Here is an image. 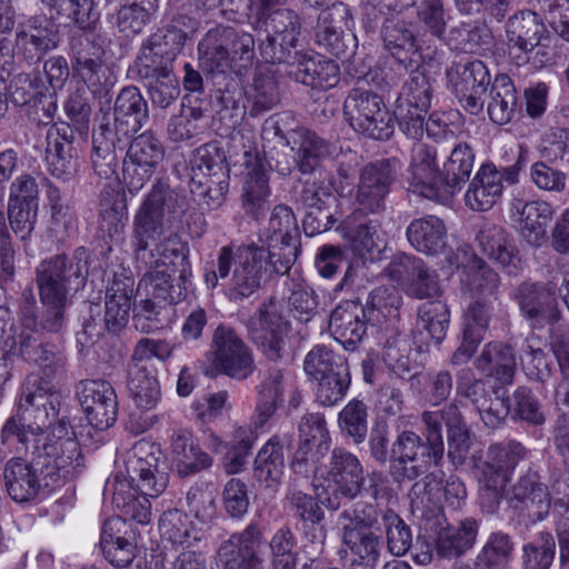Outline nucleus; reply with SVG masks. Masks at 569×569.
<instances>
[{
  "label": "nucleus",
  "instance_id": "nucleus-18",
  "mask_svg": "<svg viewBox=\"0 0 569 569\" xmlns=\"http://www.w3.org/2000/svg\"><path fill=\"white\" fill-rule=\"evenodd\" d=\"M328 482L332 493L323 505L329 510L342 507V500L351 501L359 496L365 485V470L359 458L345 448H335L328 466Z\"/></svg>",
  "mask_w": 569,
  "mask_h": 569
},
{
  "label": "nucleus",
  "instance_id": "nucleus-59",
  "mask_svg": "<svg viewBox=\"0 0 569 569\" xmlns=\"http://www.w3.org/2000/svg\"><path fill=\"white\" fill-rule=\"evenodd\" d=\"M257 439L256 429L251 427H238L232 432L229 449L226 453L224 468L227 473H238L243 468Z\"/></svg>",
  "mask_w": 569,
  "mask_h": 569
},
{
  "label": "nucleus",
  "instance_id": "nucleus-32",
  "mask_svg": "<svg viewBox=\"0 0 569 569\" xmlns=\"http://www.w3.org/2000/svg\"><path fill=\"white\" fill-rule=\"evenodd\" d=\"M39 297L41 311L37 313L36 299L32 292H29V297L26 299V303L22 308L23 326L34 332H59L64 325L66 309L69 299L47 295H39Z\"/></svg>",
  "mask_w": 569,
  "mask_h": 569
},
{
  "label": "nucleus",
  "instance_id": "nucleus-3",
  "mask_svg": "<svg viewBox=\"0 0 569 569\" xmlns=\"http://www.w3.org/2000/svg\"><path fill=\"white\" fill-rule=\"evenodd\" d=\"M1 443L13 447L17 455L3 470L8 495L17 502L30 501L42 487L72 480L86 468L78 441L49 443L44 437L24 432L13 419H7L2 427Z\"/></svg>",
  "mask_w": 569,
  "mask_h": 569
},
{
  "label": "nucleus",
  "instance_id": "nucleus-35",
  "mask_svg": "<svg viewBox=\"0 0 569 569\" xmlns=\"http://www.w3.org/2000/svg\"><path fill=\"white\" fill-rule=\"evenodd\" d=\"M502 190L500 170L492 163H483L468 186L465 203L472 211H487L500 199Z\"/></svg>",
  "mask_w": 569,
  "mask_h": 569
},
{
  "label": "nucleus",
  "instance_id": "nucleus-7",
  "mask_svg": "<svg viewBox=\"0 0 569 569\" xmlns=\"http://www.w3.org/2000/svg\"><path fill=\"white\" fill-rule=\"evenodd\" d=\"M421 420L426 427L425 438L412 430H402L391 443L389 472L398 483L418 479L443 460L445 445L437 416L422 413Z\"/></svg>",
  "mask_w": 569,
  "mask_h": 569
},
{
  "label": "nucleus",
  "instance_id": "nucleus-49",
  "mask_svg": "<svg viewBox=\"0 0 569 569\" xmlns=\"http://www.w3.org/2000/svg\"><path fill=\"white\" fill-rule=\"evenodd\" d=\"M283 396V373L281 370H269L268 377L258 388V401L251 422L254 429L262 428L274 415L278 406L282 402Z\"/></svg>",
  "mask_w": 569,
  "mask_h": 569
},
{
  "label": "nucleus",
  "instance_id": "nucleus-24",
  "mask_svg": "<svg viewBox=\"0 0 569 569\" xmlns=\"http://www.w3.org/2000/svg\"><path fill=\"white\" fill-rule=\"evenodd\" d=\"M516 298L521 315L533 327L555 325L561 319L556 295L545 283L523 282L518 287Z\"/></svg>",
  "mask_w": 569,
  "mask_h": 569
},
{
  "label": "nucleus",
  "instance_id": "nucleus-51",
  "mask_svg": "<svg viewBox=\"0 0 569 569\" xmlns=\"http://www.w3.org/2000/svg\"><path fill=\"white\" fill-rule=\"evenodd\" d=\"M515 543L503 531L492 532L476 556L472 569H506L512 558Z\"/></svg>",
  "mask_w": 569,
  "mask_h": 569
},
{
  "label": "nucleus",
  "instance_id": "nucleus-23",
  "mask_svg": "<svg viewBox=\"0 0 569 569\" xmlns=\"http://www.w3.org/2000/svg\"><path fill=\"white\" fill-rule=\"evenodd\" d=\"M149 120L147 101L140 90L134 86L121 89L113 107V121L102 123L100 128H108L122 141H129Z\"/></svg>",
  "mask_w": 569,
  "mask_h": 569
},
{
  "label": "nucleus",
  "instance_id": "nucleus-2",
  "mask_svg": "<svg viewBox=\"0 0 569 569\" xmlns=\"http://www.w3.org/2000/svg\"><path fill=\"white\" fill-rule=\"evenodd\" d=\"M254 242L222 246L216 261L204 269V282L214 289L219 280L230 277L228 296L241 301L252 296L272 273L286 274L300 254V232L292 209L276 206L267 228Z\"/></svg>",
  "mask_w": 569,
  "mask_h": 569
},
{
  "label": "nucleus",
  "instance_id": "nucleus-11",
  "mask_svg": "<svg viewBox=\"0 0 569 569\" xmlns=\"http://www.w3.org/2000/svg\"><path fill=\"white\" fill-rule=\"evenodd\" d=\"M343 114L355 131L368 138L388 140L393 134V116L376 92L352 89L345 100Z\"/></svg>",
  "mask_w": 569,
  "mask_h": 569
},
{
  "label": "nucleus",
  "instance_id": "nucleus-12",
  "mask_svg": "<svg viewBox=\"0 0 569 569\" xmlns=\"http://www.w3.org/2000/svg\"><path fill=\"white\" fill-rule=\"evenodd\" d=\"M210 353L211 365L219 375L242 381L254 371L252 350L228 325L220 323L213 330Z\"/></svg>",
  "mask_w": 569,
  "mask_h": 569
},
{
  "label": "nucleus",
  "instance_id": "nucleus-50",
  "mask_svg": "<svg viewBox=\"0 0 569 569\" xmlns=\"http://www.w3.org/2000/svg\"><path fill=\"white\" fill-rule=\"evenodd\" d=\"M159 531L163 539L182 549L194 548L201 540V532L189 517L178 510L170 509L163 512L159 520Z\"/></svg>",
  "mask_w": 569,
  "mask_h": 569
},
{
  "label": "nucleus",
  "instance_id": "nucleus-46",
  "mask_svg": "<svg viewBox=\"0 0 569 569\" xmlns=\"http://www.w3.org/2000/svg\"><path fill=\"white\" fill-rule=\"evenodd\" d=\"M128 141L113 134L108 128H100L93 133L92 167L100 178L110 179L118 172L117 148L122 150Z\"/></svg>",
  "mask_w": 569,
  "mask_h": 569
},
{
  "label": "nucleus",
  "instance_id": "nucleus-44",
  "mask_svg": "<svg viewBox=\"0 0 569 569\" xmlns=\"http://www.w3.org/2000/svg\"><path fill=\"white\" fill-rule=\"evenodd\" d=\"M149 498L152 497L138 490L134 485L130 483V480H123L117 482L112 505L124 522L127 520H133L144 525L148 523L151 518V503Z\"/></svg>",
  "mask_w": 569,
  "mask_h": 569
},
{
  "label": "nucleus",
  "instance_id": "nucleus-45",
  "mask_svg": "<svg viewBox=\"0 0 569 569\" xmlns=\"http://www.w3.org/2000/svg\"><path fill=\"white\" fill-rule=\"evenodd\" d=\"M283 469V445L278 436H273L257 453L253 477L266 488H276L281 482Z\"/></svg>",
  "mask_w": 569,
  "mask_h": 569
},
{
  "label": "nucleus",
  "instance_id": "nucleus-39",
  "mask_svg": "<svg viewBox=\"0 0 569 569\" xmlns=\"http://www.w3.org/2000/svg\"><path fill=\"white\" fill-rule=\"evenodd\" d=\"M481 252L499 263L508 273H517L520 269V258L507 240L502 227L491 222L481 226L477 233Z\"/></svg>",
  "mask_w": 569,
  "mask_h": 569
},
{
  "label": "nucleus",
  "instance_id": "nucleus-8",
  "mask_svg": "<svg viewBox=\"0 0 569 569\" xmlns=\"http://www.w3.org/2000/svg\"><path fill=\"white\" fill-rule=\"evenodd\" d=\"M254 38L251 33L219 24L207 31L198 43L199 60L210 72L247 74L254 59Z\"/></svg>",
  "mask_w": 569,
  "mask_h": 569
},
{
  "label": "nucleus",
  "instance_id": "nucleus-54",
  "mask_svg": "<svg viewBox=\"0 0 569 569\" xmlns=\"http://www.w3.org/2000/svg\"><path fill=\"white\" fill-rule=\"evenodd\" d=\"M292 143V150L297 148V166L302 173L313 172L319 158L328 152L325 140L308 129L295 130Z\"/></svg>",
  "mask_w": 569,
  "mask_h": 569
},
{
  "label": "nucleus",
  "instance_id": "nucleus-26",
  "mask_svg": "<svg viewBox=\"0 0 569 569\" xmlns=\"http://www.w3.org/2000/svg\"><path fill=\"white\" fill-rule=\"evenodd\" d=\"M44 161L48 171L56 178L68 180L77 171V160L72 154L73 130L67 122L54 123L46 134Z\"/></svg>",
  "mask_w": 569,
  "mask_h": 569
},
{
  "label": "nucleus",
  "instance_id": "nucleus-40",
  "mask_svg": "<svg viewBox=\"0 0 569 569\" xmlns=\"http://www.w3.org/2000/svg\"><path fill=\"white\" fill-rule=\"evenodd\" d=\"M280 307V302L272 297L259 310V323L263 331L261 347L270 360L280 358L283 338L290 330V322L281 313Z\"/></svg>",
  "mask_w": 569,
  "mask_h": 569
},
{
  "label": "nucleus",
  "instance_id": "nucleus-10",
  "mask_svg": "<svg viewBox=\"0 0 569 569\" xmlns=\"http://www.w3.org/2000/svg\"><path fill=\"white\" fill-rule=\"evenodd\" d=\"M233 142L240 141L243 151V176L240 201L244 214L260 220L270 207L271 188L266 163L254 149V139L250 130H238L231 136Z\"/></svg>",
  "mask_w": 569,
  "mask_h": 569
},
{
  "label": "nucleus",
  "instance_id": "nucleus-27",
  "mask_svg": "<svg viewBox=\"0 0 569 569\" xmlns=\"http://www.w3.org/2000/svg\"><path fill=\"white\" fill-rule=\"evenodd\" d=\"M491 316L492 307L483 300H476L467 307L461 323L462 340L451 356L453 366H461L473 357L489 329Z\"/></svg>",
  "mask_w": 569,
  "mask_h": 569
},
{
  "label": "nucleus",
  "instance_id": "nucleus-57",
  "mask_svg": "<svg viewBox=\"0 0 569 569\" xmlns=\"http://www.w3.org/2000/svg\"><path fill=\"white\" fill-rule=\"evenodd\" d=\"M386 533L388 551L397 557L408 552L412 545L411 528L392 509L381 510V523Z\"/></svg>",
  "mask_w": 569,
  "mask_h": 569
},
{
  "label": "nucleus",
  "instance_id": "nucleus-31",
  "mask_svg": "<svg viewBox=\"0 0 569 569\" xmlns=\"http://www.w3.org/2000/svg\"><path fill=\"white\" fill-rule=\"evenodd\" d=\"M58 26L46 17L36 18L17 33V47L23 52L26 60L32 64L40 61L59 43Z\"/></svg>",
  "mask_w": 569,
  "mask_h": 569
},
{
  "label": "nucleus",
  "instance_id": "nucleus-4",
  "mask_svg": "<svg viewBox=\"0 0 569 569\" xmlns=\"http://www.w3.org/2000/svg\"><path fill=\"white\" fill-rule=\"evenodd\" d=\"M51 19H66L78 27L71 34L70 60L74 77L99 99H109L116 77L106 62L110 44L93 18L94 0H41Z\"/></svg>",
  "mask_w": 569,
  "mask_h": 569
},
{
  "label": "nucleus",
  "instance_id": "nucleus-47",
  "mask_svg": "<svg viewBox=\"0 0 569 569\" xmlns=\"http://www.w3.org/2000/svg\"><path fill=\"white\" fill-rule=\"evenodd\" d=\"M128 389L136 407L141 411L154 409L161 400L160 385L152 369L130 366Z\"/></svg>",
  "mask_w": 569,
  "mask_h": 569
},
{
  "label": "nucleus",
  "instance_id": "nucleus-22",
  "mask_svg": "<svg viewBox=\"0 0 569 569\" xmlns=\"http://www.w3.org/2000/svg\"><path fill=\"white\" fill-rule=\"evenodd\" d=\"M179 53L176 33L158 30L141 43L136 59V69L140 78H154L173 72V62Z\"/></svg>",
  "mask_w": 569,
  "mask_h": 569
},
{
  "label": "nucleus",
  "instance_id": "nucleus-64",
  "mask_svg": "<svg viewBox=\"0 0 569 569\" xmlns=\"http://www.w3.org/2000/svg\"><path fill=\"white\" fill-rule=\"evenodd\" d=\"M171 307L154 300H142L133 310V326L143 333L162 329L169 321Z\"/></svg>",
  "mask_w": 569,
  "mask_h": 569
},
{
  "label": "nucleus",
  "instance_id": "nucleus-37",
  "mask_svg": "<svg viewBox=\"0 0 569 569\" xmlns=\"http://www.w3.org/2000/svg\"><path fill=\"white\" fill-rule=\"evenodd\" d=\"M410 246L427 256H439L447 247L445 221L433 214L413 219L406 229Z\"/></svg>",
  "mask_w": 569,
  "mask_h": 569
},
{
  "label": "nucleus",
  "instance_id": "nucleus-60",
  "mask_svg": "<svg viewBox=\"0 0 569 569\" xmlns=\"http://www.w3.org/2000/svg\"><path fill=\"white\" fill-rule=\"evenodd\" d=\"M319 296L306 281H292L288 297L289 312L300 322L310 321L317 313Z\"/></svg>",
  "mask_w": 569,
  "mask_h": 569
},
{
  "label": "nucleus",
  "instance_id": "nucleus-61",
  "mask_svg": "<svg viewBox=\"0 0 569 569\" xmlns=\"http://www.w3.org/2000/svg\"><path fill=\"white\" fill-rule=\"evenodd\" d=\"M368 410L363 401L350 400L339 413V426L356 445L362 443L368 432Z\"/></svg>",
  "mask_w": 569,
  "mask_h": 569
},
{
  "label": "nucleus",
  "instance_id": "nucleus-42",
  "mask_svg": "<svg viewBox=\"0 0 569 569\" xmlns=\"http://www.w3.org/2000/svg\"><path fill=\"white\" fill-rule=\"evenodd\" d=\"M478 522L473 518H466L457 526L440 528L435 539L437 555L446 559H456L470 550L478 536Z\"/></svg>",
  "mask_w": 569,
  "mask_h": 569
},
{
  "label": "nucleus",
  "instance_id": "nucleus-1",
  "mask_svg": "<svg viewBox=\"0 0 569 569\" xmlns=\"http://www.w3.org/2000/svg\"><path fill=\"white\" fill-rule=\"evenodd\" d=\"M184 212V198L170 186L168 178H158L133 216L131 248L137 268L144 271L139 286L150 295L147 300L171 307L178 300L172 295L170 274L161 266L178 267L182 281L191 276L189 244L177 234L167 232Z\"/></svg>",
  "mask_w": 569,
  "mask_h": 569
},
{
  "label": "nucleus",
  "instance_id": "nucleus-63",
  "mask_svg": "<svg viewBox=\"0 0 569 569\" xmlns=\"http://www.w3.org/2000/svg\"><path fill=\"white\" fill-rule=\"evenodd\" d=\"M556 555V541L548 531L522 547V560L526 569H549Z\"/></svg>",
  "mask_w": 569,
  "mask_h": 569
},
{
  "label": "nucleus",
  "instance_id": "nucleus-28",
  "mask_svg": "<svg viewBox=\"0 0 569 569\" xmlns=\"http://www.w3.org/2000/svg\"><path fill=\"white\" fill-rule=\"evenodd\" d=\"M368 321L370 320L365 306L358 301L346 300L331 312L329 330L345 349L353 350L366 336Z\"/></svg>",
  "mask_w": 569,
  "mask_h": 569
},
{
  "label": "nucleus",
  "instance_id": "nucleus-17",
  "mask_svg": "<svg viewBox=\"0 0 569 569\" xmlns=\"http://www.w3.org/2000/svg\"><path fill=\"white\" fill-rule=\"evenodd\" d=\"M397 158L380 159L366 164L359 173L356 192L357 210L365 214L379 213L400 171Z\"/></svg>",
  "mask_w": 569,
  "mask_h": 569
},
{
  "label": "nucleus",
  "instance_id": "nucleus-52",
  "mask_svg": "<svg viewBox=\"0 0 569 569\" xmlns=\"http://www.w3.org/2000/svg\"><path fill=\"white\" fill-rule=\"evenodd\" d=\"M338 368H328L323 377L317 380L316 398L319 403L330 407L341 401L347 395L351 378L348 361L345 356L341 357V363Z\"/></svg>",
  "mask_w": 569,
  "mask_h": 569
},
{
  "label": "nucleus",
  "instance_id": "nucleus-19",
  "mask_svg": "<svg viewBox=\"0 0 569 569\" xmlns=\"http://www.w3.org/2000/svg\"><path fill=\"white\" fill-rule=\"evenodd\" d=\"M263 547L260 525L250 522L221 542L217 550V565L220 569H263Z\"/></svg>",
  "mask_w": 569,
  "mask_h": 569
},
{
  "label": "nucleus",
  "instance_id": "nucleus-5",
  "mask_svg": "<svg viewBox=\"0 0 569 569\" xmlns=\"http://www.w3.org/2000/svg\"><path fill=\"white\" fill-rule=\"evenodd\" d=\"M266 32V40L259 46L266 62L290 64L289 76L313 89L328 90L339 83L340 69L335 61L297 50L301 21L293 10L276 9L267 17Z\"/></svg>",
  "mask_w": 569,
  "mask_h": 569
},
{
  "label": "nucleus",
  "instance_id": "nucleus-30",
  "mask_svg": "<svg viewBox=\"0 0 569 569\" xmlns=\"http://www.w3.org/2000/svg\"><path fill=\"white\" fill-rule=\"evenodd\" d=\"M511 211L527 243L540 247L547 239V227L553 218L551 204L542 200L516 199L512 202Z\"/></svg>",
  "mask_w": 569,
  "mask_h": 569
},
{
  "label": "nucleus",
  "instance_id": "nucleus-41",
  "mask_svg": "<svg viewBox=\"0 0 569 569\" xmlns=\"http://www.w3.org/2000/svg\"><path fill=\"white\" fill-rule=\"evenodd\" d=\"M171 453L177 472L181 477L198 473L212 465V458L193 442L192 435L187 429L173 431Z\"/></svg>",
  "mask_w": 569,
  "mask_h": 569
},
{
  "label": "nucleus",
  "instance_id": "nucleus-20",
  "mask_svg": "<svg viewBox=\"0 0 569 569\" xmlns=\"http://www.w3.org/2000/svg\"><path fill=\"white\" fill-rule=\"evenodd\" d=\"M406 182L409 192L441 203V170L433 146L421 141L412 143Z\"/></svg>",
  "mask_w": 569,
  "mask_h": 569
},
{
  "label": "nucleus",
  "instance_id": "nucleus-14",
  "mask_svg": "<svg viewBox=\"0 0 569 569\" xmlns=\"http://www.w3.org/2000/svg\"><path fill=\"white\" fill-rule=\"evenodd\" d=\"M160 447L146 438L138 440L127 452L124 468L127 479L138 490L159 497L169 483V475L159 467Z\"/></svg>",
  "mask_w": 569,
  "mask_h": 569
},
{
  "label": "nucleus",
  "instance_id": "nucleus-25",
  "mask_svg": "<svg viewBox=\"0 0 569 569\" xmlns=\"http://www.w3.org/2000/svg\"><path fill=\"white\" fill-rule=\"evenodd\" d=\"M545 32V23L533 11H518L509 18L506 24L508 47L518 66L530 60L529 53L539 47Z\"/></svg>",
  "mask_w": 569,
  "mask_h": 569
},
{
  "label": "nucleus",
  "instance_id": "nucleus-48",
  "mask_svg": "<svg viewBox=\"0 0 569 569\" xmlns=\"http://www.w3.org/2000/svg\"><path fill=\"white\" fill-rule=\"evenodd\" d=\"M517 91L507 74H498L491 83L487 112L499 126L511 121L517 110Z\"/></svg>",
  "mask_w": 569,
  "mask_h": 569
},
{
  "label": "nucleus",
  "instance_id": "nucleus-38",
  "mask_svg": "<svg viewBox=\"0 0 569 569\" xmlns=\"http://www.w3.org/2000/svg\"><path fill=\"white\" fill-rule=\"evenodd\" d=\"M345 567L347 569H376L381 551L380 537L371 531L346 530L342 533Z\"/></svg>",
  "mask_w": 569,
  "mask_h": 569
},
{
  "label": "nucleus",
  "instance_id": "nucleus-13",
  "mask_svg": "<svg viewBox=\"0 0 569 569\" xmlns=\"http://www.w3.org/2000/svg\"><path fill=\"white\" fill-rule=\"evenodd\" d=\"M126 147L128 148L122 159V180L129 193L136 194L161 166L164 147L149 130L128 141Z\"/></svg>",
  "mask_w": 569,
  "mask_h": 569
},
{
  "label": "nucleus",
  "instance_id": "nucleus-62",
  "mask_svg": "<svg viewBox=\"0 0 569 569\" xmlns=\"http://www.w3.org/2000/svg\"><path fill=\"white\" fill-rule=\"evenodd\" d=\"M124 228L123 206L118 200L111 202L107 199L100 201L98 220V236L108 244L122 239Z\"/></svg>",
  "mask_w": 569,
  "mask_h": 569
},
{
  "label": "nucleus",
  "instance_id": "nucleus-53",
  "mask_svg": "<svg viewBox=\"0 0 569 569\" xmlns=\"http://www.w3.org/2000/svg\"><path fill=\"white\" fill-rule=\"evenodd\" d=\"M410 70V77L401 88L397 99V106L415 108L420 112H428L433 92L431 80L425 72L418 70V68Z\"/></svg>",
  "mask_w": 569,
  "mask_h": 569
},
{
  "label": "nucleus",
  "instance_id": "nucleus-16",
  "mask_svg": "<svg viewBox=\"0 0 569 569\" xmlns=\"http://www.w3.org/2000/svg\"><path fill=\"white\" fill-rule=\"evenodd\" d=\"M507 507L533 522L543 521L553 505L551 492L541 475L532 469L521 473L506 490Z\"/></svg>",
  "mask_w": 569,
  "mask_h": 569
},
{
  "label": "nucleus",
  "instance_id": "nucleus-58",
  "mask_svg": "<svg viewBox=\"0 0 569 569\" xmlns=\"http://www.w3.org/2000/svg\"><path fill=\"white\" fill-rule=\"evenodd\" d=\"M248 112L251 117H258L272 108L279 101L278 83L273 76L269 73H259L253 78L251 91L247 98Z\"/></svg>",
  "mask_w": 569,
  "mask_h": 569
},
{
  "label": "nucleus",
  "instance_id": "nucleus-56",
  "mask_svg": "<svg viewBox=\"0 0 569 569\" xmlns=\"http://www.w3.org/2000/svg\"><path fill=\"white\" fill-rule=\"evenodd\" d=\"M346 506V503H342ZM381 510L368 501L358 500L350 506L345 507L338 516V525L341 532L346 530L369 531V529L381 523Z\"/></svg>",
  "mask_w": 569,
  "mask_h": 569
},
{
  "label": "nucleus",
  "instance_id": "nucleus-21",
  "mask_svg": "<svg viewBox=\"0 0 569 569\" xmlns=\"http://www.w3.org/2000/svg\"><path fill=\"white\" fill-rule=\"evenodd\" d=\"M77 396L88 422L97 430L113 426L118 417L117 395L106 380H84L78 386Z\"/></svg>",
  "mask_w": 569,
  "mask_h": 569
},
{
  "label": "nucleus",
  "instance_id": "nucleus-43",
  "mask_svg": "<svg viewBox=\"0 0 569 569\" xmlns=\"http://www.w3.org/2000/svg\"><path fill=\"white\" fill-rule=\"evenodd\" d=\"M134 297V280L131 277H114L107 289L104 325L117 331L128 319Z\"/></svg>",
  "mask_w": 569,
  "mask_h": 569
},
{
  "label": "nucleus",
  "instance_id": "nucleus-6",
  "mask_svg": "<svg viewBox=\"0 0 569 569\" xmlns=\"http://www.w3.org/2000/svg\"><path fill=\"white\" fill-rule=\"evenodd\" d=\"M61 398L50 379L31 373L21 387L17 413L9 419H13L24 432H31L37 438L44 437L49 443L77 441L67 419L59 418Z\"/></svg>",
  "mask_w": 569,
  "mask_h": 569
},
{
  "label": "nucleus",
  "instance_id": "nucleus-9",
  "mask_svg": "<svg viewBox=\"0 0 569 569\" xmlns=\"http://www.w3.org/2000/svg\"><path fill=\"white\" fill-rule=\"evenodd\" d=\"M88 252L79 247L71 256L53 254L36 269L39 295L67 298L84 288L88 279Z\"/></svg>",
  "mask_w": 569,
  "mask_h": 569
},
{
  "label": "nucleus",
  "instance_id": "nucleus-55",
  "mask_svg": "<svg viewBox=\"0 0 569 569\" xmlns=\"http://www.w3.org/2000/svg\"><path fill=\"white\" fill-rule=\"evenodd\" d=\"M450 323V311L442 299L423 302L418 308V326L423 329L436 345H440Z\"/></svg>",
  "mask_w": 569,
  "mask_h": 569
},
{
  "label": "nucleus",
  "instance_id": "nucleus-36",
  "mask_svg": "<svg viewBox=\"0 0 569 569\" xmlns=\"http://www.w3.org/2000/svg\"><path fill=\"white\" fill-rule=\"evenodd\" d=\"M475 151L467 142H459L452 148L441 170V203L447 202L469 180L475 168Z\"/></svg>",
  "mask_w": 569,
  "mask_h": 569
},
{
  "label": "nucleus",
  "instance_id": "nucleus-29",
  "mask_svg": "<svg viewBox=\"0 0 569 569\" xmlns=\"http://www.w3.org/2000/svg\"><path fill=\"white\" fill-rule=\"evenodd\" d=\"M20 358L37 365L49 379L64 369L66 357L59 346L44 341L37 332L22 331L13 341Z\"/></svg>",
  "mask_w": 569,
  "mask_h": 569
},
{
  "label": "nucleus",
  "instance_id": "nucleus-34",
  "mask_svg": "<svg viewBox=\"0 0 569 569\" xmlns=\"http://www.w3.org/2000/svg\"><path fill=\"white\" fill-rule=\"evenodd\" d=\"M475 366L483 376L495 379L499 385H511L517 367L515 350L502 341L488 342L476 359Z\"/></svg>",
  "mask_w": 569,
  "mask_h": 569
},
{
  "label": "nucleus",
  "instance_id": "nucleus-33",
  "mask_svg": "<svg viewBox=\"0 0 569 569\" xmlns=\"http://www.w3.org/2000/svg\"><path fill=\"white\" fill-rule=\"evenodd\" d=\"M382 39L390 54L405 70L419 68L422 56L412 30L405 21L397 18L386 19Z\"/></svg>",
  "mask_w": 569,
  "mask_h": 569
},
{
  "label": "nucleus",
  "instance_id": "nucleus-15",
  "mask_svg": "<svg viewBox=\"0 0 569 569\" xmlns=\"http://www.w3.org/2000/svg\"><path fill=\"white\" fill-rule=\"evenodd\" d=\"M446 78L460 106L478 114L485 106L483 94L491 84L487 66L478 59H460L446 70Z\"/></svg>",
  "mask_w": 569,
  "mask_h": 569
}]
</instances>
